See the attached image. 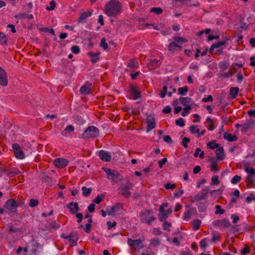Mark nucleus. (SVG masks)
<instances>
[{
  "instance_id": "22",
  "label": "nucleus",
  "mask_w": 255,
  "mask_h": 255,
  "mask_svg": "<svg viewBox=\"0 0 255 255\" xmlns=\"http://www.w3.org/2000/svg\"><path fill=\"white\" fill-rule=\"evenodd\" d=\"M87 54L90 57L92 63H96L100 59V52H97L95 53L93 52H89Z\"/></svg>"
},
{
  "instance_id": "55",
  "label": "nucleus",
  "mask_w": 255,
  "mask_h": 255,
  "mask_svg": "<svg viewBox=\"0 0 255 255\" xmlns=\"http://www.w3.org/2000/svg\"><path fill=\"white\" fill-rule=\"evenodd\" d=\"M215 208L216 209L215 211L216 214H223L225 213V210L224 209H221V206L220 205H216Z\"/></svg>"
},
{
  "instance_id": "45",
  "label": "nucleus",
  "mask_w": 255,
  "mask_h": 255,
  "mask_svg": "<svg viewBox=\"0 0 255 255\" xmlns=\"http://www.w3.org/2000/svg\"><path fill=\"white\" fill-rule=\"evenodd\" d=\"M190 131L191 133H199V129L198 128L197 126L196 125L191 126L190 128Z\"/></svg>"
},
{
  "instance_id": "40",
  "label": "nucleus",
  "mask_w": 255,
  "mask_h": 255,
  "mask_svg": "<svg viewBox=\"0 0 255 255\" xmlns=\"http://www.w3.org/2000/svg\"><path fill=\"white\" fill-rule=\"evenodd\" d=\"M245 170L247 173L250 174V175H252L255 174V169L252 167L245 165Z\"/></svg>"
},
{
  "instance_id": "58",
  "label": "nucleus",
  "mask_w": 255,
  "mask_h": 255,
  "mask_svg": "<svg viewBox=\"0 0 255 255\" xmlns=\"http://www.w3.org/2000/svg\"><path fill=\"white\" fill-rule=\"evenodd\" d=\"M171 226V224L167 221H165L163 224V228L165 230L170 231L169 228Z\"/></svg>"
},
{
  "instance_id": "42",
  "label": "nucleus",
  "mask_w": 255,
  "mask_h": 255,
  "mask_svg": "<svg viewBox=\"0 0 255 255\" xmlns=\"http://www.w3.org/2000/svg\"><path fill=\"white\" fill-rule=\"evenodd\" d=\"M198 210L200 212H204L206 211L207 207L203 203H199L198 205Z\"/></svg>"
},
{
  "instance_id": "18",
  "label": "nucleus",
  "mask_w": 255,
  "mask_h": 255,
  "mask_svg": "<svg viewBox=\"0 0 255 255\" xmlns=\"http://www.w3.org/2000/svg\"><path fill=\"white\" fill-rule=\"evenodd\" d=\"M92 84L87 82L85 85L80 88V92L84 95H88L91 92Z\"/></svg>"
},
{
  "instance_id": "30",
  "label": "nucleus",
  "mask_w": 255,
  "mask_h": 255,
  "mask_svg": "<svg viewBox=\"0 0 255 255\" xmlns=\"http://www.w3.org/2000/svg\"><path fill=\"white\" fill-rule=\"evenodd\" d=\"M127 67L130 68H135L137 67V62L136 59H130L127 64Z\"/></svg>"
},
{
  "instance_id": "62",
  "label": "nucleus",
  "mask_w": 255,
  "mask_h": 255,
  "mask_svg": "<svg viewBox=\"0 0 255 255\" xmlns=\"http://www.w3.org/2000/svg\"><path fill=\"white\" fill-rule=\"evenodd\" d=\"M167 161V159L166 158H163L161 160L158 161V165L160 168H162L164 164L166 163Z\"/></svg>"
},
{
  "instance_id": "15",
  "label": "nucleus",
  "mask_w": 255,
  "mask_h": 255,
  "mask_svg": "<svg viewBox=\"0 0 255 255\" xmlns=\"http://www.w3.org/2000/svg\"><path fill=\"white\" fill-rule=\"evenodd\" d=\"M146 123L147 124V130H150L155 128V120L154 116L152 115L148 116L146 119Z\"/></svg>"
},
{
  "instance_id": "43",
  "label": "nucleus",
  "mask_w": 255,
  "mask_h": 255,
  "mask_svg": "<svg viewBox=\"0 0 255 255\" xmlns=\"http://www.w3.org/2000/svg\"><path fill=\"white\" fill-rule=\"evenodd\" d=\"M41 32H47L51 33L52 35H55V32L53 28H48L47 27H42L40 29Z\"/></svg>"
},
{
  "instance_id": "27",
  "label": "nucleus",
  "mask_w": 255,
  "mask_h": 255,
  "mask_svg": "<svg viewBox=\"0 0 255 255\" xmlns=\"http://www.w3.org/2000/svg\"><path fill=\"white\" fill-rule=\"evenodd\" d=\"M179 102L183 106L186 107L187 104L192 102V99L189 97H180L179 99Z\"/></svg>"
},
{
  "instance_id": "17",
  "label": "nucleus",
  "mask_w": 255,
  "mask_h": 255,
  "mask_svg": "<svg viewBox=\"0 0 255 255\" xmlns=\"http://www.w3.org/2000/svg\"><path fill=\"white\" fill-rule=\"evenodd\" d=\"M78 239V234L77 232H73L69 235L68 240L70 242L71 247L75 246L77 245V241Z\"/></svg>"
},
{
  "instance_id": "3",
  "label": "nucleus",
  "mask_w": 255,
  "mask_h": 255,
  "mask_svg": "<svg viewBox=\"0 0 255 255\" xmlns=\"http://www.w3.org/2000/svg\"><path fill=\"white\" fill-rule=\"evenodd\" d=\"M103 169L106 173L108 176L111 177L113 181L116 183L121 181L124 179L123 176L116 170L105 167H103Z\"/></svg>"
},
{
  "instance_id": "31",
  "label": "nucleus",
  "mask_w": 255,
  "mask_h": 255,
  "mask_svg": "<svg viewBox=\"0 0 255 255\" xmlns=\"http://www.w3.org/2000/svg\"><path fill=\"white\" fill-rule=\"evenodd\" d=\"M207 145L209 148L211 149H214L215 148L217 149L220 147V144L216 143L215 140L208 142Z\"/></svg>"
},
{
  "instance_id": "53",
  "label": "nucleus",
  "mask_w": 255,
  "mask_h": 255,
  "mask_svg": "<svg viewBox=\"0 0 255 255\" xmlns=\"http://www.w3.org/2000/svg\"><path fill=\"white\" fill-rule=\"evenodd\" d=\"M226 43H227V42L226 41H219L217 43L213 44V47H215V48H217L222 45H226Z\"/></svg>"
},
{
  "instance_id": "54",
  "label": "nucleus",
  "mask_w": 255,
  "mask_h": 255,
  "mask_svg": "<svg viewBox=\"0 0 255 255\" xmlns=\"http://www.w3.org/2000/svg\"><path fill=\"white\" fill-rule=\"evenodd\" d=\"M104 198V195H98L97 197L94 199V202L96 204H99L102 201Z\"/></svg>"
},
{
  "instance_id": "5",
  "label": "nucleus",
  "mask_w": 255,
  "mask_h": 255,
  "mask_svg": "<svg viewBox=\"0 0 255 255\" xmlns=\"http://www.w3.org/2000/svg\"><path fill=\"white\" fill-rule=\"evenodd\" d=\"M153 212L152 210H147L144 212H142L140 214V221L142 223H145L147 224L148 225H151V222L154 220H155L156 218L152 216L150 217L149 219H147V216L150 213H152Z\"/></svg>"
},
{
  "instance_id": "16",
  "label": "nucleus",
  "mask_w": 255,
  "mask_h": 255,
  "mask_svg": "<svg viewBox=\"0 0 255 255\" xmlns=\"http://www.w3.org/2000/svg\"><path fill=\"white\" fill-rule=\"evenodd\" d=\"M67 208L69 209L72 214H75L80 210L78 204L77 202H71L66 205Z\"/></svg>"
},
{
  "instance_id": "48",
  "label": "nucleus",
  "mask_w": 255,
  "mask_h": 255,
  "mask_svg": "<svg viewBox=\"0 0 255 255\" xmlns=\"http://www.w3.org/2000/svg\"><path fill=\"white\" fill-rule=\"evenodd\" d=\"M49 4H50V6H47L46 7V9L47 10H52L55 8L56 5V3L54 0H52L50 2Z\"/></svg>"
},
{
  "instance_id": "47",
  "label": "nucleus",
  "mask_w": 255,
  "mask_h": 255,
  "mask_svg": "<svg viewBox=\"0 0 255 255\" xmlns=\"http://www.w3.org/2000/svg\"><path fill=\"white\" fill-rule=\"evenodd\" d=\"M150 244L155 246H159L160 244V241L158 238H153L150 241Z\"/></svg>"
},
{
  "instance_id": "44",
  "label": "nucleus",
  "mask_w": 255,
  "mask_h": 255,
  "mask_svg": "<svg viewBox=\"0 0 255 255\" xmlns=\"http://www.w3.org/2000/svg\"><path fill=\"white\" fill-rule=\"evenodd\" d=\"M39 204V201L38 200L31 199L29 202V206L31 207H34L37 206Z\"/></svg>"
},
{
  "instance_id": "59",
  "label": "nucleus",
  "mask_w": 255,
  "mask_h": 255,
  "mask_svg": "<svg viewBox=\"0 0 255 255\" xmlns=\"http://www.w3.org/2000/svg\"><path fill=\"white\" fill-rule=\"evenodd\" d=\"M71 50L72 52L74 54H78L80 52V51L79 47L77 45L73 46L71 47Z\"/></svg>"
},
{
  "instance_id": "39",
  "label": "nucleus",
  "mask_w": 255,
  "mask_h": 255,
  "mask_svg": "<svg viewBox=\"0 0 255 255\" xmlns=\"http://www.w3.org/2000/svg\"><path fill=\"white\" fill-rule=\"evenodd\" d=\"M7 43V38L2 33L0 32V44L1 45L6 44Z\"/></svg>"
},
{
  "instance_id": "11",
  "label": "nucleus",
  "mask_w": 255,
  "mask_h": 255,
  "mask_svg": "<svg viewBox=\"0 0 255 255\" xmlns=\"http://www.w3.org/2000/svg\"><path fill=\"white\" fill-rule=\"evenodd\" d=\"M144 239L141 240V239H139L138 240H132L128 238V244L130 247L137 246V248L139 250L143 248V245H140V244L143 241H144Z\"/></svg>"
},
{
  "instance_id": "13",
  "label": "nucleus",
  "mask_w": 255,
  "mask_h": 255,
  "mask_svg": "<svg viewBox=\"0 0 255 255\" xmlns=\"http://www.w3.org/2000/svg\"><path fill=\"white\" fill-rule=\"evenodd\" d=\"M93 13V10H90L86 12H82L79 18L77 19V22L79 23H85L86 22V19L88 17L91 16Z\"/></svg>"
},
{
  "instance_id": "63",
  "label": "nucleus",
  "mask_w": 255,
  "mask_h": 255,
  "mask_svg": "<svg viewBox=\"0 0 255 255\" xmlns=\"http://www.w3.org/2000/svg\"><path fill=\"white\" fill-rule=\"evenodd\" d=\"M92 224H86L85 228H84V231L89 234L90 233L91 230Z\"/></svg>"
},
{
  "instance_id": "24",
  "label": "nucleus",
  "mask_w": 255,
  "mask_h": 255,
  "mask_svg": "<svg viewBox=\"0 0 255 255\" xmlns=\"http://www.w3.org/2000/svg\"><path fill=\"white\" fill-rule=\"evenodd\" d=\"M130 92L134 99H137L140 98V92L138 91L135 86L132 85L130 86Z\"/></svg>"
},
{
  "instance_id": "41",
  "label": "nucleus",
  "mask_w": 255,
  "mask_h": 255,
  "mask_svg": "<svg viewBox=\"0 0 255 255\" xmlns=\"http://www.w3.org/2000/svg\"><path fill=\"white\" fill-rule=\"evenodd\" d=\"M150 12L155 13L156 14H160L163 12V9L161 7H154L151 8Z\"/></svg>"
},
{
  "instance_id": "14",
  "label": "nucleus",
  "mask_w": 255,
  "mask_h": 255,
  "mask_svg": "<svg viewBox=\"0 0 255 255\" xmlns=\"http://www.w3.org/2000/svg\"><path fill=\"white\" fill-rule=\"evenodd\" d=\"M99 156L104 161H110L112 159L111 153L104 150H101L99 152Z\"/></svg>"
},
{
  "instance_id": "34",
  "label": "nucleus",
  "mask_w": 255,
  "mask_h": 255,
  "mask_svg": "<svg viewBox=\"0 0 255 255\" xmlns=\"http://www.w3.org/2000/svg\"><path fill=\"white\" fill-rule=\"evenodd\" d=\"M206 122L208 124H209V126L207 127L208 130L210 131L213 130L214 129L215 127L214 126L213 121L212 119H211L210 118H208L206 119Z\"/></svg>"
},
{
  "instance_id": "32",
  "label": "nucleus",
  "mask_w": 255,
  "mask_h": 255,
  "mask_svg": "<svg viewBox=\"0 0 255 255\" xmlns=\"http://www.w3.org/2000/svg\"><path fill=\"white\" fill-rule=\"evenodd\" d=\"M201 221L199 219H196L192 222L193 228L194 230H198L200 227Z\"/></svg>"
},
{
  "instance_id": "35",
  "label": "nucleus",
  "mask_w": 255,
  "mask_h": 255,
  "mask_svg": "<svg viewBox=\"0 0 255 255\" xmlns=\"http://www.w3.org/2000/svg\"><path fill=\"white\" fill-rule=\"evenodd\" d=\"M192 109V107L191 105H188L185 107L183 109V111L181 113V115L183 117L186 116L190 112V110Z\"/></svg>"
},
{
  "instance_id": "57",
  "label": "nucleus",
  "mask_w": 255,
  "mask_h": 255,
  "mask_svg": "<svg viewBox=\"0 0 255 255\" xmlns=\"http://www.w3.org/2000/svg\"><path fill=\"white\" fill-rule=\"evenodd\" d=\"M190 141V139L188 137H185L183 138L182 144L184 148H187V147H188L187 143L188 142H189Z\"/></svg>"
},
{
  "instance_id": "56",
  "label": "nucleus",
  "mask_w": 255,
  "mask_h": 255,
  "mask_svg": "<svg viewBox=\"0 0 255 255\" xmlns=\"http://www.w3.org/2000/svg\"><path fill=\"white\" fill-rule=\"evenodd\" d=\"M175 124L177 126H180L181 127H183L185 126L184 120L181 118L176 120L175 121Z\"/></svg>"
},
{
  "instance_id": "51",
  "label": "nucleus",
  "mask_w": 255,
  "mask_h": 255,
  "mask_svg": "<svg viewBox=\"0 0 255 255\" xmlns=\"http://www.w3.org/2000/svg\"><path fill=\"white\" fill-rule=\"evenodd\" d=\"M167 94V86L165 85L163 87L162 90L161 91L160 96L161 98H164Z\"/></svg>"
},
{
  "instance_id": "25",
  "label": "nucleus",
  "mask_w": 255,
  "mask_h": 255,
  "mask_svg": "<svg viewBox=\"0 0 255 255\" xmlns=\"http://www.w3.org/2000/svg\"><path fill=\"white\" fill-rule=\"evenodd\" d=\"M217 159L220 160L224 159V148L222 146H220L219 148L216 149L215 151Z\"/></svg>"
},
{
  "instance_id": "2",
  "label": "nucleus",
  "mask_w": 255,
  "mask_h": 255,
  "mask_svg": "<svg viewBox=\"0 0 255 255\" xmlns=\"http://www.w3.org/2000/svg\"><path fill=\"white\" fill-rule=\"evenodd\" d=\"M99 129L95 126H89L83 132L81 137L84 139L95 138L99 135Z\"/></svg>"
},
{
  "instance_id": "64",
  "label": "nucleus",
  "mask_w": 255,
  "mask_h": 255,
  "mask_svg": "<svg viewBox=\"0 0 255 255\" xmlns=\"http://www.w3.org/2000/svg\"><path fill=\"white\" fill-rule=\"evenodd\" d=\"M50 226H51L52 228L54 229H57L60 228V225L57 223L55 221L52 222L51 223L50 225Z\"/></svg>"
},
{
  "instance_id": "4",
  "label": "nucleus",
  "mask_w": 255,
  "mask_h": 255,
  "mask_svg": "<svg viewBox=\"0 0 255 255\" xmlns=\"http://www.w3.org/2000/svg\"><path fill=\"white\" fill-rule=\"evenodd\" d=\"M5 212L8 214L15 213L17 211L16 201L15 199L11 198L8 199L4 203Z\"/></svg>"
},
{
  "instance_id": "26",
  "label": "nucleus",
  "mask_w": 255,
  "mask_h": 255,
  "mask_svg": "<svg viewBox=\"0 0 255 255\" xmlns=\"http://www.w3.org/2000/svg\"><path fill=\"white\" fill-rule=\"evenodd\" d=\"M224 138L229 141H235L238 139V137L236 135H233L232 134L227 132L224 133Z\"/></svg>"
},
{
  "instance_id": "9",
  "label": "nucleus",
  "mask_w": 255,
  "mask_h": 255,
  "mask_svg": "<svg viewBox=\"0 0 255 255\" xmlns=\"http://www.w3.org/2000/svg\"><path fill=\"white\" fill-rule=\"evenodd\" d=\"M131 188V184L127 183L125 186L120 188L121 194L127 198H129L131 195V193L129 190Z\"/></svg>"
},
{
  "instance_id": "33",
  "label": "nucleus",
  "mask_w": 255,
  "mask_h": 255,
  "mask_svg": "<svg viewBox=\"0 0 255 255\" xmlns=\"http://www.w3.org/2000/svg\"><path fill=\"white\" fill-rule=\"evenodd\" d=\"M239 89L238 87H232L230 89V94L233 98H235L239 92Z\"/></svg>"
},
{
  "instance_id": "23",
  "label": "nucleus",
  "mask_w": 255,
  "mask_h": 255,
  "mask_svg": "<svg viewBox=\"0 0 255 255\" xmlns=\"http://www.w3.org/2000/svg\"><path fill=\"white\" fill-rule=\"evenodd\" d=\"M123 205L122 204L120 203H116L114 206L111 208L110 210H107L108 215H111L115 212L119 211L120 209L123 208Z\"/></svg>"
},
{
  "instance_id": "49",
  "label": "nucleus",
  "mask_w": 255,
  "mask_h": 255,
  "mask_svg": "<svg viewBox=\"0 0 255 255\" xmlns=\"http://www.w3.org/2000/svg\"><path fill=\"white\" fill-rule=\"evenodd\" d=\"M22 231V230L20 228H13L12 226H10L9 227L8 233L11 234L12 233H16V232H21Z\"/></svg>"
},
{
  "instance_id": "6",
  "label": "nucleus",
  "mask_w": 255,
  "mask_h": 255,
  "mask_svg": "<svg viewBox=\"0 0 255 255\" xmlns=\"http://www.w3.org/2000/svg\"><path fill=\"white\" fill-rule=\"evenodd\" d=\"M8 85V77L5 71L0 67V85L6 87Z\"/></svg>"
},
{
  "instance_id": "8",
  "label": "nucleus",
  "mask_w": 255,
  "mask_h": 255,
  "mask_svg": "<svg viewBox=\"0 0 255 255\" xmlns=\"http://www.w3.org/2000/svg\"><path fill=\"white\" fill-rule=\"evenodd\" d=\"M12 148L15 156L17 158L22 159L24 158V154L18 144H13L12 145Z\"/></svg>"
},
{
  "instance_id": "60",
  "label": "nucleus",
  "mask_w": 255,
  "mask_h": 255,
  "mask_svg": "<svg viewBox=\"0 0 255 255\" xmlns=\"http://www.w3.org/2000/svg\"><path fill=\"white\" fill-rule=\"evenodd\" d=\"M174 42H187V40L183 37H174Z\"/></svg>"
},
{
  "instance_id": "46",
  "label": "nucleus",
  "mask_w": 255,
  "mask_h": 255,
  "mask_svg": "<svg viewBox=\"0 0 255 255\" xmlns=\"http://www.w3.org/2000/svg\"><path fill=\"white\" fill-rule=\"evenodd\" d=\"M219 183H220V181L219 180V178H218V176L215 175L212 177L211 183V185H217V184H219Z\"/></svg>"
},
{
  "instance_id": "37",
  "label": "nucleus",
  "mask_w": 255,
  "mask_h": 255,
  "mask_svg": "<svg viewBox=\"0 0 255 255\" xmlns=\"http://www.w3.org/2000/svg\"><path fill=\"white\" fill-rule=\"evenodd\" d=\"M212 241L213 243H215L217 240H219L220 239V236L219 234L217 232H214L212 233Z\"/></svg>"
},
{
  "instance_id": "38",
  "label": "nucleus",
  "mask_w": 255,
  "mask_h": 255,
  "mask_svg": "<svg viewBox=\"0 0 255 255\" xmlns=\"http://www.w3.org/2000/svg\"><path fill=\"white\" fill-rule=\"evenodd\" d=\"M82 190L83 192V195L84 196H88L90 194V193L92 191V189L90 188H87L85 186H83L82 188Z\"/></svg>"
},
{
  "instance_id": "1",
  "label": "nucleus",
  "mask_w": 255,
  "mask_h": 255,
  "mask_svg": "<svg viewBox=\"0 0 255 255\" xmlns=\"http://www.w3.org/2000/svg\"><path fill=\"white\" fill-rule=\"evenodd\" d=\"M122 10L121 3L117 0H110L105 6V13L109 16H115L119 14Z\"/></svg>"
},
{
  "instance_id": "10",
  "label": "nucleus",
  "mask_w": 255,
  "mask_h": 255,
  "mask_svg": "<svg viewBox=\"0 0 255 255\" xmlns=\"http://www.w3.org/2000/svg\"><path fill=\"white\" fill-rule=\"evenodd\" d=\"M69 161L64 158H56L54 161L55 166L59 168H63L66 167Z\"/></svg>"
},
{
  "instance_id": "36",
  "label": "nucleus",
  "mask_w": 255,
  "mask_h": 255,
  "mask_svg": "<svg viewBox=\"0 0 255 255\" xmlns=\"http://www.w3.org/2000/svg\"><path fill=\"white\" fill-rule=\"evenodd\" d=\"M188 91V88L187 86H184L183 87H180L178 89V94L180 95H185Z\"/></svg>"
},
{
  "instance_id": "61",
  "label": "nucleus",
  "mask_w": 255,
  "mask_h": 255,
  "mask_svg": "<svg viewBox=\"0 0 255 255\" xmlns=\"http://www.w3.org/2000/svg\"><path fill=\"white\" fill-rule=\"evenodd\" d=\"M229 64L228 63H227L226 62H223L220 64V68L222 70H226L229 67Z\"/></svg>"
},
{
  "instance_id": "52",
  "label": "nucleus",
  "mask_w": 255,
  "mask_h": 255,
  "mask_svg": "<svg viewBox=\"0 0 255 255\" xmlns=\"http://www.w3.org/2000/svg\"><path fill=\"white\" fill-rule=\"evenodd\" d=\"M100 46L102 47L104 50H107L108 48V45L106 41V38H103L101 41Z\"/></svg>"
},
{
  "instance_id": "19",
  "label": "nucleus",
  "mask_w": 255,
  "mask_h": 255,
  "mask_svg": "<svg viewBox=\"0 0 255 255\" xmlns=\"http://www.w3.org/2000/svg\"><path fill=\"white\" fill-rule=\"evenodd\" d=\"M172 210L171 208L168 209L167 210H164V212H161V214H158V219L161 222H163L165 221L167 218L171 215L172 213Z\"/></svg>"
},
{
  "instance_id": "12",
  "label": "nucleus",
  "mask_w": 255,
  "mask_h": 255,
  "mask_svg": "<svg viewBox=\"0 0 255 255\" xmlns=\"http://www.w3.org/2000/svg\"><path fill=\"white\" fill-rule=\"evenodd\" d=\"M255 127V121L253 119H250L247 121L244 125H243V128H242L241 131L243 132H247L249 129Z\"/></svg>"
},
{
  "instance_id": "50",
  "label": "nucleus",
  "mask_w": 255,
  "mask_h": 255,
  "mask_svg": "<svg viewBox=\"0 0 255 255\" xmlns=\"http://www.w3.org/2000/svg\"><path fill=\"white\" fill-rule=\"evenodd\" d=\"M241 176L239 175H235L233 177V178L231 180V183L234 184H236L237 183L239 182L241 180Z\"/></svg>"
},
{
  "instance_id": "7",
  "label": "nucleus",
  "mask_w": 255,
  "mask_h": 255,
  "mask_svg": "<svg viewBox=\"0 0 255 255\" xmlns=\"http://www.w3.org/2000/svg\"><path fill=\"white\" fill-rule=\"evenodd\" d=\"M213 225L216 227L228 228L230 226L231 224L227 219H224L214 221L213 222Z\"/></svg>"
},
{
  "instance_id": "29",
  "label": "nucleus",
  "mask_w": 255,
  "mask_h": 255,
  "mask_svg": "<svg viewBox=\"0 0 255 255\" xmlns=\"http://www.w3.org/2000/svg\"><path fill=\"white\" fill-rule=\"evenodd\" d=\"M176 47H179L181 50L182 47V46L177 45L175 42H172L168 45V49L172 52H174Z\"/></svg>"
},
{
  "instance_id": "21",
  "label": "nucleus",
  "mask_w": 255,
  "mask_h": 255,
  "mask_svg": "<svg viewBox=\"0 0 255 255\" xmlns=\"http://www.w3.org/2000/svg\"><path fill=\"white\" fill-rule=\"evenodd\" d=\"M161 64V62L156 59H153L150 60L147 64V66L150 69H154L158 68Z\"/></svg>"
},
{
  "instance_id": "28",
  "label": "nucleus",
  "mask_w": 255,
  "mask_h": 255,
  "mask_svg": "<svg viewBox=\"0 0 255 255\" xmlns=\"http://www.w3.org/2000/svg\"><path fill=\"white\" fill-rule=\"evenodd\" d=\"M247 186L248 188H252L253 187V177L251 175H248L245 180Z\"/></svg>"
},
{
  "instance_id": "20",
  "label": "nucleus",
  "mask_w": 255,
  "mask_h": 255,
  "mask_svg": "<svg viewBox=\"0 0 255 255\" xmlns=\"http://www.w3.org/2000/svg\"><path fill=\"white\" fill-rule=\"evenodd\" d=\"M209 189L208 188H205L202 190V193L201 195H199L198 194H197L195 196V200L196 201H199L201 200H204L205 199L206 197L207 196V195L209 193Z\"/></svg>"
}]
</instances>
